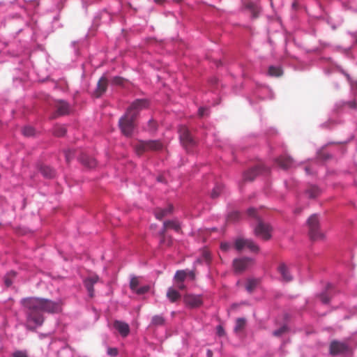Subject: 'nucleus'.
Segmentation results:
<instances>
[{"instance_id":"obj_51","label":"nucleus","mask_w":357,"mask_h":357,"mask_svg":"<svg viewBox=\"0 0 357 357\" xmlns=\"http://www.w3.org/2000/svg\"><path fill=\"white\" fill-rule=\"evenodd\" d=\"M216 333L218 336L222 337L225 335V330L223 327L220 325L218 326L216 328Z\"/></svg>"},{"instance_id":"obj_47","label":"nucleus","mask_w":357,"mask_h":357,"mask_svg":"<svg viewBox=\"0 0 357 357\" xmlns=\"http://www.w3.org/2000/svg\"><path fill=\"white\" fill-rule=\"evenodd\" d=\"M66 132V128L63 127L58 128L55 130L54 133L59 137L63 136Z\"/></svg>"},{"instance_id":"obj_48","label":"nucleus","mask_w":357,"mask_h":357,"mask_svg":"<svg viewBox=\"0 0 357 357\" xmlns=\"http://www.w3.org/2000/svg\"><path fill=\"white\" fill-rule=\"evenodd\" d=\"M231 247V243L229 242H222L220 244V248L223 251H228Z\"/></svg>"},{"instance_id":"obj_40","label":"nucleus","mask_w":357,"mask_h":357,"mask_svg":"<svg viewBox=\"0 0 357 357\" xmlns=\"http://www.w3.org/2000/svg\"><path fill=\"white\" fill-rule=\"evenodd\" d=\"M22 133L24 136L31 137L35 135V130L31 126H25L22 129Z\"/></svg>"},{"instance_id":"obj_29","label":"nucleus","mask_w":357,"mask_h":357,"mask_svg":"<svg viewBox=\"0 0 357 357\" xmlns=\"http://www.w3.org/2000/svg\"><path fill=\"white\" fill-rule=\"evenodd\" d=\"M282 69L280 66H270L268 75L272 77H279L282 75Z\"/></svg>"},{"instance_id":"obj_35","label":"nucleus","mask_w":357,"mask_h":357,"mask_svg":"<svg viewBox=\"0 0 357 357\" xmlns=\"http://www.w3.org/2000/svg\"><path fill=\"white\" fill-rule=\"evenodd\" d=\"M245 326V319L244 318H238L236 321L234 331L238 333L241 331Z\"/></svg>"},{"instance_id":"obj_58","label":"nucleus","mask_w":357,"mask_h":357,"mask_svg":"<svg viewBox=\"0 0 357 357\" xmlns=\"http://www.w3.org/2000/svg\"><path fill=\"white\" fill-rule=\"evenodd\" d=\"M301 211V209L300 208H296L294 211V213L296 214H298Z\"/></svg>"},{"instance_id":"obj_20","label":"nucleus","mask_w":357,"mask_h":357,"mask_svg":"<svg viewBox=\"0 0 357 357\" xmlns=\"http://www.w3.org/2000/svg\"><path fill=\"white\" fill-rule=\"evenodd\" d=\"M55 107L59 115L67 114L70 112V105L64 100H57L55 102Z\"/></svg>"},{"instance_id":"obj_12","label":"nucleus","mask_w":357,"mask_h":357,"mask_svg":"<svg viewBox=\"0 0 357 357\" xmlns=\"http://www.w3.org/2000/svg\"><path fill=\"white\" fill-rule=\"evenodd\" d=\"M356 108L357 105L354 100L339 101L335 105V111L337 114L356 110Z\"/></svg>"},{"instance_id":"obj_57","label":"nucleus","mask_w":357,"mask_h":357,"mask_svg":"<svg viewBox=\"0 0 357 357\" xmlns=\"http://www.w3.org/2000/svg\"><path fill=\"white\" fill-rule=\"evenodd\" d=\"M178 287L181 289H184V284H183V282H180V283L178 284Z\"/></svg>"},{"instance_id":"obj_24","label":"nucleus","mask_w":357,"mask_h":357,"mask_svg":"<svg viewBox=\"0 0 357 357\" xmlns=\"http://www.w3.org/2000/svg\"><path fill=\"white\" fill-rule=\"evenodd\" d=\"M278 270L284 281L289 282L292 280V276L289 273V268L284 264H280L278 266Z\"/></svg>"},{"instance_id":"obj_31","label":"nucleus","mask_w":357,"mask_h":357,"mask_svg":"<svg viewBox=\"0 0 357 357\" xmlns=\"http://www.w3.org/2000/svg\"><path fill=\"white\" fill-rule=\"evenodd\" d=\"M259 284V280L255 278H249L246 282L245 288L248 292H252Z\"/></svg>"},{"instance_id":"obj_52","label":"nucleus","mask_w":357,"mask_h":357,"mask_svg":"<svg viewBox=\"0 0 357 357\" xmlns=\"http://www.w3.org/2000/svg\"><path fill=\"white\" fill-rule=\"evenodd\" d=\"M305 171L307 174H313L314 173V170L311 166H306Z\"/></svg>"},{"instance_id":"obj_45","label":"nucleus","mask_w":357,"mask_h":357,"mask_svg":"<svg viewBox=\"0 0 357 357\" xmlns=\"http://www.w3.org/2000/svg\"><path fill=\"white\" fill-rule=\"evenodd\" d=\"M118 349L115 347H108L107 354L111 357H116L118 355Z\"/></svg>"},{"instance_id":"obj_38","label":"nucleus","mask_w":357,"mask_h":357,"mask_svg":"<svg viewBox=\"0 0 357 357\" xmlns=\"http://www.w3.org/2000/svg\"><path fill=\"white\" fill-rule=\"evenodd\" d=\"M165 323L164 318L160 315H155L153 317L151 324L155 326H162Z\"/></svg>"},{"instance_id":"obj_28","label":"nucleus","mask_w":357,"mask_h":357,"mask_svg":"<svg viewBox=\"0 0 357 357\" xmlns=\"http://www.w3.org/2000/svg\"><path fill=\"white\" fill-rule=\"evenodd\" d=\"M40 171L43 176L45 178H51L55 175L54 170L47 165H41L40 167Z\"/></svg>"},{"instance_id":"obj_2","label":"nucleus","mask_w":357,"mask_h":357,"mask_svg":"<svg viewBox=\"0 0 357 357\" xmlns=\"http://www.w3.org/2000/svg\"><path fill=\"white\" fill-rule=\"evenodd\" d=\"M148 105L146 99H137L128 108L126 114L119 121V128L124 135L130 137L132 135L135 128V121L139 111L148 107Z\"/></svg>"},{"instance_id":"obj_42","label":"nucleus","mask_w":357,"mask_h":357,"mask_svg":"<svg viewBox=\"0 0 357 357\" xmlns=\"http://www.w3.org/2000/svg\"><path fill=\"white\" fill-rule=\"evenodd\" d=\"M12 357H29L26 350H16L12 354Z\"/></svg>"},{"instance_id":"obj_32","label":"nucleus","mask_w":357,"mask_h":357,"mask_svg":"<svg viewBox=\"0 0 357 357\" xmlns=\"http://www.w3.org/2000/svg\"><path fill=\"white\" fill-rule=\"evenodd\" d=\"M211 261V255L210 253L206 251V250H204L203 252H202V255L200 258H198L195 264H203V263H205L206 264H209Z\"/></svg>"},{"instance_id":"obj_15","label":"nucleus","mask_w":357,"mask_h":357,"mask_svg":"<svg viewBox=\"0 0 357 357\" xmlns=\"http://www.w3.org/2000/svg\"><path fill=\"white\" fill-rule=\"evenodd\" d=\"M98 281H99V277L95 274L89 275L83 281L84 287L88 291V294L91 298L93 297V295H94L93 286Z\"/></svg>"},{"instance_id":"obj_33","label":"nucleus","mask_w":357,"mask_h":357,"mask_svg":"<svg viewBox=\"0 0 357 357\" xmlns=\"http://www.w3.org/2000/svg\"><path fill=\"white\" fill-rule=\"evenodd\" d=\"M331 289H332V284H328L326 290L319 295L320 300L324 304H327L330 301V297H329L328 291Z\"/></svg>"},{"instance_id":"obj_26","label":"nucleus","mask_w":357,"mask_h":357,"mask_svg":"<svg viewBox=\"0 0 357 357\" xmlns=\"http://www.w3.org/2000/svg\"><path fill=\"white\" fill-rule=\"evenodd\" d=\"M173 211V206L169 205L165 208H158L155 212V218L158 220L162 219L167 214L172 213Z\"/></svg>"},{"instance_id":"obj_49","label":"nucleus","mask_w":357,"mask_h":357,"mask_svg":"<svg viewBox=\"0 0 357 357\" xmlns=\"http://www.w3.org/2000/svg\"><path fill=\"white\" fill-rule=\"evenodd\" d=\"M286 331H287V327L284 326L280 327L279 329L274 331L273 335L275 336H280L282 334H283Z\"/></svg>"},{"instance_id":"obj_13","label":"nucleus","mask_w":357,"mask_h":357,"mask_svg":"<svg viewBox=\"0 0 357 357\" xmlns=\"http://www.w3.org/2000/svg\"><path fill=\"white\" fill-rule=\"evenodd\" d=\"M252 264V259L250 257L235 259L233 266L236 272L241 273L248 268Z\"/></svg>"},{"instance_id":"obj_43","label":"nucleus","mask_w":357,"mask_h":357,"mask_svg":"<svg viewBox=\"0 0 357 357\" xmlns=\"http://www.w3.org/2000/svg\"><path fill=\"white\" fill-rule=\"evenodd\" d=\"M317 157L319 160L325 161L331 158V155L329 153H325L324 150H320L317 152Z\"/></svg>"},{"instance_id":"obj_22","label":"nucleus","mask_w":357,"mask_h":357,"mask_svg":"<svg viewBox=\"0 0 357 357\" xmlns=\"http://www.w3.org/2000/svg\"><path fill=\"white\" fill-rule=\"evenodd\" d=\"M242 3L245 8L250 11L253 17H256L257 16L260 9L256 3L250 0H242Z\"/></svg>"},{"instance_id":"obj_11","label":"nucleus","mask_w":357,"mask_h":357,"mask_svg":"<svg viewBox=\"0 0 357 357\" xmlns=\"http://www.w3.org/2000/svg\"><path fill=\"white\" fill-rule=\"evenodd\" d=\"M330 352L332 355L347 354L350 352V348L344 342L334 340L331 343Z\"/></svg>"},{"instance_id":"obj_64","label":"nucleus","mask_w":357,"mask_h":357,"mask_svg":"<svg viewBox=\"0 0 357 357\" xmlns=\"http://www.w3.org/2000/svg\"><path fill=\"white\" fill-rule=\"evenodd\" d=\"M276 133V130L275 129H271V134Z\"/></svg>"},{"instance_id":"obj_10","label":"nucleus","mask_w":357,"mask_h":357,"mask_svg":"<svg viewBox=\"0 0 357 357\" xmlns=\"http://www.w3.org/2000/svg\"><path fill=\"white\" fill-rule=\"evenodd\" d=\"M234 247L238 251H241L244 248H248L253 252H257L259 250V246L253 241L242 237H238L235 240Z\"/></svg>"},{"instance_id":"obj_17","label":"nucleus","mask_w":357,"mask_h":357,"mask_svg":"<svg viewBox=\"0 0 357 357\" xmlns=\"http://www.w3.org/2000/svg\"><path fill=\"white\" fill-rule=\"evenodd\" d=\"M275 163L284 169L291 167L294 165L293 160L287 155L275 158Z\"/></svg>"},{"instance_id":"obj_30","label":"nucleus","mask_w":357,"mask_h":357,"mask_svg":"<svg viewBox=\"0 0 357 357\" xmlns=\"http://www.w3.org/2000/svg\"><path fill=\"white\" fill-rule=\"evenodd\" d=\"M167 296L171 302H174L180 298L181 295L176 289L169 287L167 292Z\"/></svg>"},{"instance_id":"obj_46","label":"nucleus","mask_w":357,"mask_h":357,"mask_svg":"<svg viewBox=\"0 0 357 357\" xmlns=\"http://www.w3.org/2000/svg\"><path fill=\"white\" fill-rule=\"evenodd\" d=\"M350 86L351 94L354 96L357 97V80L356 82H351Z\"/></svg>"},{"instance_id":"obj_16","label":"nucleus","mask_w":357,"mask_h":357,"mask_svg":"<svg viewBox=\"0 0 357 357\" xmlns=\"http://www.w3.org/2000/svg\"><path fill=\"white\" fill-rule=\"evenodd\" d=\"M114 328L116 330L121 337H126L130 333V326L129 325L122 321L116 320L114 322Z\"/></svg>"},{"instance_id":"obj_8","label":"nucleus","mask_w":357,"mask_h":357,"mask_svg":"<svg viewBox=\"0 0 357 357\" xmlns=\"http://www.w3.org/2000/svg\"><path fill=\"white\" fill-rule=\"evenodd\" d=\"M178 133L181 143L187 150L195 146L196 142L187 126H180L178 128Z\"/></svg>"},{"instance_id":"obj_6","label":"nucleus","mask_w":357,"mask_h":357,"mask_svg":"<svg viewBox=\"0 0 357 357\" xmlns=\"http://www.w3.org/2000/svg\"><path fill=\"white\" fill-rule=\"evenodd\" d=\"M270 171L271 169L268 167L263 163H259L255 167H252L248 171L245 172L243 175V178L245 181H252L257 175H267L269 174Z\"/></svg>"},{"instance_id":"obj_53","label":"nucleus","mask_w":357,"mask_h":357,"mask_svg":"<svg viewBox=\"0 0 357 357\" xmlns=\"http://www.w3.org/2000/svg\"><path fill=\"white\" fill-rule=\"evenodd\" d=\"M185 271H186V277L190 278L191 280H193L195 278L194 271H189V270H185Z\"/></svg>"},{"instance_id":"obj_56","label":"nucleus","mask_w":357,"mask_h":357,"mask_svg":"<svg viewBox=\"0 0 357 357\" xmlns=\"http://www.w3.org/2000/svg\"><path fill=\"white\" fill-rule=\"evenodd\" d=\"M211 83H212V84H213V85H217V86H218V79H216V78H213V79H211Z\"/></svg>"},{"instance_id":"obj_37","label":"nucleus","mask_w":357,"mask_h":357,"mask_svg":"<svg viewBox=\"0 0 357 357\" xmlns=\"http://www.w3.org/2000/svg\"><path fill=\"white\" fill-rule=\"evenodd\" d=\"M174 278L178 282H183L185 280V279L187 278L186 271L185 270L177 271L174 275Z\"/></svg>"},{"instance_id":"obj_25","label":"nucleus","mask_w":357,"mask_h":357,"mask_svg":"<svg viewBox=\"0 0 357 357\" xmlns=\"http://www.w3.org/2000/svg\"><path fill=\"white\" fill-rule=\"evenodd\" d=\"M112 19V14L106 10H104L100 13L97 16H96L94 19V24L98 22V20H100L102 23L109 22Z\"/></svg>"},{"instance_id":"obj_59","label":"nucleus","mask_w":357,"mask_h":357,"mask_svg":"<svg viewBox=\"0 0 357 357\" xmlns=\"http://www.w3.org/2000/svg\"><path fill=\"white\" fill-rule=\"evenodd\" d=\"M165 0H154L155 2L158 3H162L165 1Z\"/></svg>"},{"instance_id":"obj_34","label":"nucleus","mask_w":357,"mask_h":357,"mask_svg":"<svg viewBox=\"0 0 357 357\" xmlns=\"http://www.w3.org/2000/svg\"><path fill=\"white\" fill-rule=\"evenodd\" d=\"M222 190H223V185L221 183H216L211 193V198H213V199L217 198L221 194V192H222Z\"/></svg>"},{"instance_id":"obj_54","label":"nucleus","mask_w":357,"mask_h":357,"mask_svg":"<svg viewBox=\"0 0 357 357\" xmlns=\"http://www.w3.org/2000/svg\"><path fill=\"white\" fill-rule=\"evenodd\" d=\"M4 283L6 287H10L12 284L13 282L11 280L8 279V278H6L4 279Z\"/></svg>"},{"instance_id":"obj_36","label":"nucleus","mask_w":357,"mask_h":357,"mask_svg":"<svg viewBox=\"0 0 357 357\" xmlns=\"http://www.w3.org/2000/svg\"><path fill=\"white\" fill-rule=\"evenodd\" d=\"M139 287V281L138 278L135 276L132 277L130 281V287L132 291L135 292Z\"/></svg>"},{"instance_id":"obj_5","label":"nucleus","mask_w":357,"mask_h":357,"mask_svg":"<svg viewBox=\"0 0 357 357\" xmlns=\"http://www.w3.org/2000/svg\"><path fill=\"white\" fill-rule=\"evenodd\" d=\"M138 155L147 151H158L162 149V144L158 140L139 141L135 144Z\"/></svg>"},{"instance_id":"obj_3","label":"nucleus","mask_w":357,"mask_h":357,"mask_svg":"<svg viewBox=\"0 0 357 357\" xmlns=\"http://www.w3.org/2000/svg\"><path fill=\"white\" fill-rule=\"evenodd\" d=\"M248 214L257 219V225L255 228V235L264 240L269 239L271 237L272 227L259 218L257 215V211L254 208H249Z\"/></svg>"},{"instance_id":"obj_23","label":"nucleus","mask_w":357,"mask_h":357,"mask_svg":"<svg viewBox=\"0 0 357 357\" xmlns=\"http://www.w3.org/2000/svg\"><path fill=\"white\" fill-rule=\"evenodd\" d=\"M172 228L176 231H178L181 229L180 224L177 220H167L163 223V228L160 231L161 236H164L166 229Z\"/></svg>"},{"instance_id":"obj_63","label":"nucleus","mask_w":357,"mask_h":357,"mask_svg":"<svg viewBox=\"0 0 357 357\" xmlns=\"http://www.w3.org/2000/svg\"><path fill=\"white\" fill-rule=\"evenodd\" d=\"M328 123L329 124L335 123V121L333 119H330Z\"/></svg>"},{"instance_id":"obj_39","label":"nucleus","mask_w":357,"mask_h":357,"mask_svg":"<svg viewBox=\"0 0 357 357\" xmlns=\"http://www.w3.org/2000/svg\"><path fill=\"white\" fill-rule=\"evenodd\" d=\"M66 161L68 163L75 156L76 153L73 150H66L64 151Z\"/></svg>"},{"instance_id":"obj_62","label":"nucleus","mask_w":357,"mask_h":357,"mask_svg":"<svg viewBox=\"0 0 357 357\" xmlns=\"http://www.w3.org/2000/svg\"><path fill=\"white\" fill-rule=\"evenodd\" d=\"M344 145L343 144H342V143H341V144H340V149H341V151H342V153H344Z\"/></svg>"},{"instance_id":"obj_9","label":"nucleus","mask_w":357,"mask_h":357,"mask_svg":"<svg viewBox=\"0 0 357 357\" xmlns=\"http://www.w3.org/2000/svg\"><path fill=\"white\" fill-rule=\"evenodd\" d=\"M321 62L324 72L326 74H330L333 72H340L349 77V75L344 73L341 66L335 63L331 58L322 57Z\"/></svg>"},{"instance_id":"obj_61","label":"nucleus","mask_w":357,"mask_h":357,"mask_svg":"<svg viewBox=\"0 0 357 357\" xmlns=\"http://www.w3.org/2000/svg\"><path fill=\"white\" fill-rule=\"evenodd\" d=\"M285 185H286V187H287V188H291L290 184L289 183V182H288V181H285Z\"/></svg>"},{"instance_id":"obj_55","label":"nucleus","mask_w":357,"mask_h":357,"mask_svg":"<svg viewBox=\"0 0 357 357\" xmlns=\"http://www.w3.org/2000/svg\"><path fill=\"white\" fill-rule=\"evenodd\" d=\"M149 123L151 130H155V123L153 120H149Z\"/></svg>"},{"instance_id":"obj_18","label":"nucleus","mask_w":357,"mask_h":357,"mask_svg":"<svg viewBox=\"0 0 357 357\" xmlns=\"http://www.w3.org/2000/svg\"><path fill=\"white\" fill-rule=\"evenodd\" d=\"M186 305L190 307H198L202 304V299L199 295H187L185 297Z\"/></svg>"},{"instance_id":"obj_1","label":"nucleus","mask_w":357,"mask_h":357,"mask_svg":"<svg viewBox=\"0 0 357 357\" xmlns=\"http://www.w3.org/2000/svg\"><path fill=\"white\" fill-rule=\"evenodd\" d=\"M26 315V326L30 330H35L44 322L43 312L57 314L62 310L60 299L52 301L39 297L24 298L20 301Z\"/></svg>"},{"instance_id":"obj_44","label":"nucleus","mask_w":357,"mask_h":357,"mask_svg":"<svg viewBox=\"0 0 357 357\" xmlns=\"http://www.w3.org/2000/svg\"><path fill=\"white\" fill-rule=\"evenodd\" d=\"M208 107H200L198 109V115L199 117H204L208 114Z\"/></svg>"},{"instance_id":"obj_14","label":"nucleus","mask_w":357,"mask_h":357,"mask_svg":"<svg viewBox=\"0 0 357 357\" xmlns=\"http://www.w3.org/2000/svg\"><path fill=\"white\" fill-rule=\"evenodd\" d=\"M252 97L259 98V99H272L273 98V93L269 87L263 85H257V89L253 92Z\"/></svg>"},{"instance_id":"obj_21","label":"nucleus","mask_w":357,"mask_h":357,"mask_svg":"<svg viewBox=\"0 0 357 357\" xmlns=\"http://www.w3.org/2000/svg\"><path fill=\"white\" fill-rule=\"evenodd\" d=\"M107 87V79L105 77H102L96 86V89L94 92L96 97L98 98L101 96L105 91Z\"/></svg>"},{"instance_id":"obj_41","label":"nucleus","mask_w":357,"mask_h":357,"mask_svg":"<svg viewBox=\"0 0 357 357\" xmlns=\"http://www.w3.org/2000/svg\"><path fill=\"white\" fill-rule=\"evenodd\" d=\"M150 290V286L149 285H142L139 286L137 290L135 291L138 295H143L146 293H147Z\"/></svg>"},{"instance_id":"obj_27","label":"nucleus","mask_w":357,"mask_h":357,"mask_svg":"<svg viewBox=\"0 0 357 357\" xmlns=\"http://www.w3.org/2000/svg\"><path fill=\"white\" fill-rule=\"evenodd\" d=\"M320 193V189L314 185H310L305 190V194L309 198H315Z\"/></svg>"},{"instance_id":"obj_4","label":"nucleus","mask_w":357,"mask_h":357,"mask_svg":"<svg viewBox=\"0 0 357 357\" xmlns=\"http://www.w3.org/2000/svg\"><path fill=\"white\" fill-rule=\"evenodd\" d=\"M348 34L351 36L354 41L351 46L349 47H342L341 46H335L333 51L339 52L347 59L356 61L357 63V31H349Z\"/></svg>"},{"instance_id":"obj_60","label":"nucleus","mask_w":357,"mask_h":357,"mask_svg":"<svg viewBox=\"0 0 357 357\" xmlns=\"http://www.w3.org/2000/svg\"><path fill=\"white\" fill-rule=\"evenodd\" d=\"M207 355H208V357H211V356H212V352H211V350H208V351H207Z\"/></svg>"},{"instance_id":"obj_7","label":"nucleus","mask_w":357,"mask_h":357,"mask_svg":"<svg viewBox=\"0 0 357 357\" xmlns=\"http://www.w3.org/2000/svg\"><path fill=\"white\" fill-rule=\"evenodd\" d=\"M309 235L312 240H319L324 238V234L319 229V223L317 214L312 215L307 220Z\"/></svg>"},{"instance_id":"obj_19","label":"nucleus","mask_w":357,"mask_h":357,"mask_svg":"<svg viewBox=\"0 0 357 357\" xmlns=\"http://www.w3.org/2000/svg\"><path fill=\"white\" fill-rule=\"evenodd\" d=\"M79 160L86 167L88 168H93L96 166V160L88 155L87 154L84 153H82L79 156Z\"/></svg>"},{"instance_id":"obj_50","label":"nucleus","mask_w":357,"mask_h":357,"mask_svg":"<svg viewBox=\"0 0 357 357\" xmlns=\"http://www.w3.org/2000/svg\"><path fill=\"white\" fill-rule=\"evenodd\" d=\"M240 217L241 214L238 211H234L231 213V214L229 216V219L233 220H238L240 218Z\"/></svg>"}]
</instances>
